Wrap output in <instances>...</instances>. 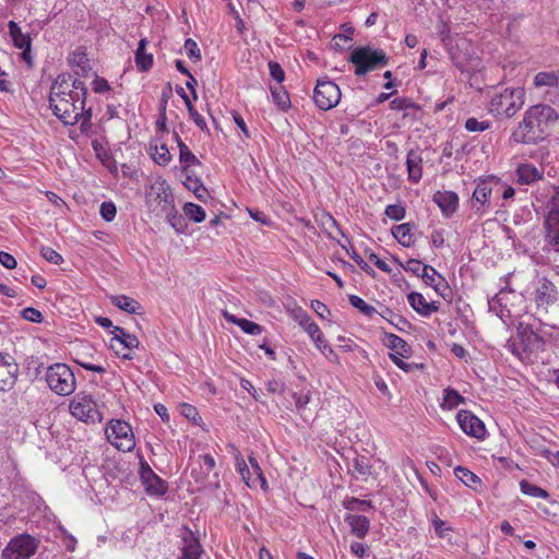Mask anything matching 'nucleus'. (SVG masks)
Instances as JSON below:
<instances>
[{"label": "nucleus", "instance_id": "nucleus-25", "mask_svg": "<svg viewBox=\"0 0 559 559\" xmlns=\"http://www.w3.org/2000/svg\"><path fill=\"white\" fill-rule=\"evenodd\" d=\"M146 46H147V39L142 38L139 41L138 48L135 50L134 61H135L136 68L142 72L148 71L153 66V56H152V53L146 52Z\"/></svg>", "mask_w": 559, "mask_h": 559}, {"label": "nucleus", "instance_id": "nucleus-10", "mask_svg": "<svg viewBox=\"0 0 559 559\" xmlns=\"http://www.w3.org/2000/svg\"><path fill=\"white\" fill-rule=\"evenodd\" d=\"M500 187H502V183L500 179L495 176L478 181L471 200V206L476 214L483 215L488 211L490 195Z\"/></svg>", "mask_w": 559, "mask_h": 559}, {"label": "nucleus", "instance_id": "nucleus-48", "mask_svg": "<svg viewBox=\"0 0 559 559\" xmlns=\"http://www.w3.org/2000/svg\"><path fill=\"white\" fill-rule=\"evenodd\" d=\"M162 215L165 216L167 222L171 225V227L177 231H182L183 228V218L181 215L178 214L175 205H173V211L169 213L168 211H165Z\"/></svg>", "mask_w": 559, "mask_h": 559}, {"label": "nucleus", "instance_id": "nucleus-40", "mask_svg": "<svg viewBox=\"0 0 559 559\" xmlns=\"http://www.w3.org/2000/svg\"><path fill=\"white\" fill-rule=\"evenodd\" d=\"M464 402L463 396L454 389L444 390L442 408L452 409Z\"/></svg>", "mask_w": 559, "mask_h": 559}, {"label": "nucleus", "instance_id": "nucleus-64", "mask_svg": "<svg viewBox=\"0 0 559 559\" xmlns=\"http://www.w3.org/2000/svg\"><path fill=\"white\" fill-rule=\"evenodd\" d=\"M404 269L408 272H412L413 274H415L417 276H420L424 265L421 264L420 261L411 259L406 262V265L404 266Z\"/></svg>", "mask_w": 559, "mask_h": 559}, {"label": "nucleus", "instance_id": "nucleus-49", "mask_svg": "<svg viewBox=\"0 0 559 559\" xmlns=\"http://www.w3.org/2000/svg\"><path fill=\"white\" fill-rule=\"evenodd\" d=\"M183 48H185L186 55L188 56V58L190 60H192L193 62L201 60V57H202L201 50L198 47V44L192 38L186 39Z\"/></svg>", "mask_w": 559, "mask_h": 559}, {"label": "nucleus", "instance_id": "nucleus-37", "mask_svg": "<svg viewBox=\"0 0 559 559\" xmlns=\"http://www.w3.org/2000/svg\"><path fill=\"white\" fill-rule=\"evenodd\" d=\"M355 477L357 479L366 480L368 476L372 475V467L370 465V457L365 455H357L355 459Z\"/></svg>", "mask_w": 559, "mask_h": 559}, {"label": "nucleus", "instance_id": "nucleus-53", "mask_svg": "<svg viewBox=\"0 0 559 559\" xmlns=\"http://www.w3.org/2000/svg\"><path fill=\"white\" fill-rule=\"evenodd\" d=\"M352 552L360 559H374L370 551V547L361 543H352Z\"/></svg>", "mask_w": 559, "mask_h": 559}, {"label": "nucleus", "instance_id": "nucleus-15", "mask_svg": "<svg viewBox=\"0 0 559 559\" xmlns=\"http://www.w3.org/2000/svg\"><path fill=\"white\" fill-rule=\"evenodd\" d=\"M140 479L145 491L151 496H163L168 489L167 483L162 479L144 460L140 461Z\"/></svg>", "mask_w": 559, "mask_h": 559}, {"label": "nucleus", "instance_id": "nucleus-12", "mask_svg": "<svg viewBox=\"0 0 559 559\" xmlns=\"http://www.w3.org/2000/svg\"><path fill=\"white\" fill-rule=\"evenodd\" d=\"M37 540L27 534H21L10 540L2 550V559H27L35 554Z\"/></svg>", "mask_w": 559, "mask_h": 559}, {"label": "nucleus", "instance_id": "nucleus-6", "mask_svg": "<svg viewBox=\"0 0 559 559\" xmlns=\"http://www.w3.org/2000/svg\"><path fill=\"white\" fill-rule=\"evenodd\" d=\"M533 300L536 313L540 317H547L559 300L557 286L547 277L539 278L533 292Z\"/></svg>", "mask_w": 559, "mask_h": 559}, {"label": "nucleus", "instance_id": "nucleus-7", "mask_svg": "<svg viewBox=\"0 0 559 559\" xmlns=\"http://www.w3.org/2000/svg\"><path fill=\"white\" fill-rule=\"evenodd\" d=\"M146 203L153 212H156V215H162L165 211L171 213L175 205L174 195L166 180L157 179L150 186Z\"/></svg>", "mask_w": 559, "mask_h": 559}, {"label": "nucleus", "instance_id": "nucleus-46", "mask_svg": "<svg viewBox=\"0 0 559 559\" xmlns=\"http://www.w3.org/2000/svg\"><path fill=\"white\" fill-rule=\"evenodd\" d=\"M352 514L355 512H364L366 515L368 513L373 514L374 513V506L370 500H361L358 498L352 497Z\"/></svg>", "mask_w": 559, "mask_h": 559}, {"label": "nucleus", "instance_id": "nucleus-3", "mask_svg": "<svg viewBox=\"0 0 559 559\" xmlns=\"http://www.w3.org/2000/svg\"><path fill=\"white\" fill-rule=\"evenodd\" d=\"M46 382L51 391L62 396L72 394L76 388L73 371L68 365L61 362L47 368Z\"/></svg>", "mask_w": 559, "mask_h": 559}, {"label": "nucleus", "instance_id": "nucleus-23", "mask_svg": "<svg viewBox=\"0 0 559 559\" xmlns=\"http://www.w3.org/2000/svg\"><path fill=\"white\" fill-rule=\"evenodd\" d=\"M545 241L559 252V217L546 215L544 221Z\"/></svg>", "mask_w": 559, "mask_h": 559}, {"label": "nucleus", "instance_id": "nucleus-45", "mask_svg": "<svg viewBox=\"0 0 559 559\" xmlns=\"http://www.w3.org/2000/svg\"><path fill=\"white\" fill-rule=\"evenodd\" d=\"M352 307L358 309L364 316L372 318L379 314V311L371 305L367 304L362 298L352 295Z\"/></svg>", "mask_w": 559, "mask_h": 559}, {"label": "nucleus", "instance_id": "nucleus-36", "mask_svg": "<svg viewBox=\"0 0 559 559\" xmlns=\"http://www.w3.org/2000/svg\"><path fill=\"white\" fill-rule=\"evenodd\" d=\"M455 476L467 487L477 490L480 486V478L469 469L457 466L454 469Z\"/></svg>", "mask_w": 559, "mask_h": 559}, {"label": "nucleus", "instance_id": "nucleus-28", "mask_svg": "<svg viewBox=\"0 0 559 559\" xmlns=\"http://www.w3.org/2000/svg\"><path fill=\"white\" fill-rule=\"evenodd\" d=\"M385 344L395 353L394 355L407 358L411 354L409 345L402 337L393 333H385Z\"/></svg>", "mask_w": 559, "mask_h": 559}, {"label": "nucleus", "instance_id": "nucleus-20", "mask_svg": "<svg viewBox=\"0 0 559 559\" xmlns=\"http://www.w3.org/2000/svg\"><path fill=\"white\" fill-rule=\"evenodd\" d=\"M181 538V559H200L202 547L199 538L192 533V531L185 528Z\"/></svg>", "mask_w": 559, "mask_h": 559}, {"label": "nucleus", "instance_id": "nucleus-47", "mask_svg": "<svg viewBox=\"0 0 559 559\" xmlns=\"http://www.w3.org/2000/svg\"><path fill=\"white\" fill-rule=\"evenodd\" d=\"M520 485H521L522 492L527 496L537 497V498H547L548 497V492L545 489L539 488L536 485L528 483L527 480H522Z\"/></svg>", "mask_w": 559, "mask_h": 559}, {"label": "nucleus", "instance_id": "nucleus-22", "mask_svg": "<svg viewBox=\"0 0 559 559\" xmlns=\"http://www.w3.org/2000/svg\"><path fill=\"white\" fill-rule=\"evenodd\" d=\"M408 302L411 307L419 314L424 317H429L431 313L437 312L439 310V302L431 301L428 302L425 297L419 293H411L407 296Z\"/></svg>", "mask_w": 559, "mask_h": 559}, {"label": "nucleus", "instance_id": "nucleus-4", "mask_svg": "<svg viewBox=\"0 0 559 559\" xmlns=\"http://www.w3.org/2000/svg\"><path fill=\"white\" fill-rule=\"evenodd\" d=\"M524 93L520 88H504L495 94L489 104V110L498 116L513 117L523 106Z\"/></svg>", "mask_w": 559, "mask_h": 559}, {"label": "nucleus", "instance_id": "nucleus-52", "mask_svg": "<svg viewBox=\"0 0 559 559\" xmlns=\"http://www.w3.org/2000/svg\"><path fill=\"white\" fill-rule=\"evenodd\" d=\"M490 128V122L487 120L479 121L472 117L465 121V129L469 132H481Z\"/></svg>", "mask_w": 559, "mask_h": 559}, {"label": "nucleus", "instance_id": "nucleus-8", "mask_svg": "<svg viewBox=\"0 0 559 559\" xmlns=\"http://www.w3.org/2000/svg\"><path fill=\"white\" fill-rule=\"evenodd\" d=\"M449 53L453 64L462 73L474 71L479 64L473 44L464 37L455 40V44L450 47Z\"/></svg>", "mask_w": 559, "mask_h": 559}, {"label": "nucleus", "instance_id": "nucleus-29", "mask_svg": "<svg viewBox=\"0 0 559 559\" xmlns=\"http://www.w3.org/2000/svg\"><path fill=\"white\" fill-rule=\"evenodd\" d=\"M69 63L74 69L76 75H86L90 71L88 59L81 49L74 50L69 56Z\"/></svg>", "mask_w": 559, "mask_h": 559}, {"label": "nucleus", "instance_id": "nucleus-32", "mask_svg": "<svg viewBox=\"0 0 559 559\" xmlns=\"http://www.w3.org/2000/svg\"><path fill=\"white\" fill-rule=\"evenodd\" d=\"M352 534L358 538H364L370 527V519L368 515L352 514Z\"/></svg>", "mask_w": 559, "mask_h": 559}, {"label": "nucleus", "instance_id": "nucleus-60", "mask_svg": "<svg viewBox=\"0 0 559 559\" xmlns=\"http://www.w3.org/2000/svg\"><path fill=\"white\" fill-rule=\"evenodd\" d=\"M181 414L193 423H197L198 419H201L197 408L190 404L181 405Z\"/></svg>", "mask_w": 559, "mask_h": 559}, {"label": "nucleus", "instance_id": "nucleus-18", "mask_svg": "<svg viewBox=\"0 0 559 559\" xmlns=\"http://www.w3.org/2000/svg\"><path fill=\"white\" fill-rule=\"evenodd\" d=\"M19 366L9 354L0 353V391L10 390L15 383Z\"/></svg>", "mask_w": 559, "mask_h": 559}, {"label": "nucleus", "instance_id": "nucleus-16", "mask_svg": "<svg viewBox=\"0 0 559 559\" xmlns=\"http://www.w3.org/2000/svg\"><path fill=\"white\" fill-rule=\"evenodd\" d=\"M534 85L545 87L544 98L554 105H559V72H538L534 76Z\"/></svg>", "mask_w": 559, "mask_h": 559}, {"label": "nucleus", "instance_id": "nucleus-5", "mask_svg": "<svg viewBox=\"0 0 559 559\" xmlns=\"http://www.w3.org/2000/svg\"><path fill=\"white\" fill-rule=\"evenodd\" d=\"M352 63L356 67V75H365L379 66L388 64V57L383 50L366 46L352 51Z\"/></svg>", "mask_w": 559, "mask_h": 559}, {"label": "nucleus", "instance_id": "nucleus-24", "mask_svg": "<svg viewBox=\"0 0 559 559\" xmlns=\"http://www.w3.org/2000/svg\"><path fill=\"white\" fill-rule=\"evenodd\" d=\"M343 33L335 35L330 41V48L334 52L344 53V58L349 60V27L347 24L342 25Z\"/></svg>", "mask_w": 559, "mask_h": 559}, {"label": "nucleus", "instance_id": "nucleus-1", "mask_svg": "<svg viewBox=\"0 0 559 559\" xmlns=\"http://www.w3.org/2000/svg\"><path fill=\"white\" fill-rule=\"evenodd\" d=\"M86 96L85 84L63 73L58 75L50 87V108L64 124L74 126L81 121V129H85L92 118V109H85Z\"/></svg>", "mask_w": 559, "mask_h": 559}, {"label": "nucleus", "instance_id": "nucleus-56", "mask_svg": "<svg viewBox=\"0 0 559 559\" xmlns=\"http://www.w3.org/2000/svg\"><path fill=\"white\" fill-rule=\"evenodd\" d=\"M406 211L402 205L390 204L385 207V215L394 221H402L405 217Z\"/></svg>", "mask_w": 559, "mask_h": 559}, {"label": "nucleus", "instance_id": "nucleus-30", "mask_svg": "<svg viewBox=\"0 0 559 559\" xmlns=\"http://www.w3.org/2000/svg\"><path fill=\"white\" fill-rule=\"evenodd\" d=\"M110 302L128 313H139L141 310V305L126 295L110 296Z\"/></svg>", "mask_w": 559, "mask_h": 559}, {"label": "nucleus", "instance_id": "nucleus-50", "mask_svg": "<svg viewBox=\"0 0 559 559\" xmlns=\"http://www.w3.org/2000/svg\"><path fill=\"white\" fill-rule=\"evenodd\" d=\"M238 326L249 335H260L263 331L260 324L243 318L238 322Z\"/></svg>", "mask_w": 559, "mask_h": 559}, {"label": "nucleus", "instance_id": "nucleus-54", "mask_svg": "<svg viewBox=\"0 0 559 559\" xmlns=\"http://www.w3.org/2000/svg\"><path fill=\"white\" fill-rule=\"evenodd\" d=\"M40 254L46 261L50 263L58 265L63 262L61 254H59L56 250H53L50 247H41Z\"/></svg>", "mask_w": 559, "mask_h": 559}, {"label": "nucleus", "instance_id": "nucleus-9", "mask_svg": "<svg viewBox=\"0 0 559 559\" xmlns=\"http://www.w3.org/2000/svg\"><path fill=\"white\" fill-rule=\"evenodd\" d=\"M108 441L119 451L130 452L135 447V439L131 426L121 419H112L106 428Z\"/></svg>", "mask_w": 559, "mask_h": 559}, {"label": "nucleus", "instance_id": "nucleus-44", "mask_svg": "<svg viewBox=\"0 0 559 559\" xmlns=\"http://www.w3.org/2000/svg\"><path fill=\"white\" fill-rule=\"evenodd\" d=\"M379 316L386 320L390 324L399 330H403L400 324H408V322L400 314L394 313L390 308L382 306Z\"/></svg>", "mask_w": 559, "mask_h": 559}, {"label": "nucleus", "instance_id": "nucleus-59", "mask_svg": "<svg viewBox=\"0 0 559 559\" xmlns=\"http://www.w3.org/2000/svg\"><path fill=\"white\" fill-rule=\"evenodd\" d=\"M22 317H23V319H25L29 322L39 323L43 321L41 312L33 307L25 308L22 311Z\"/></svg>", "mask_w": 559, "mask_h": 559}, {"label": "nucleus", "instance_id": "nucleus-41", "mask_svg": "<svg viewBox=\"0 0 559 559\" xmlns=\"http://www.w3.org/2000/svg\"><path fill=\"white\" fill-rule=\"evenodd\" d=\"M236 468L238 473L241 475L242 480L246 483L247 486L253 487L257 485V479L252 477V473L245 462L243 457L238 455L236 456Z\"/></svg>", "mask_w": 559, "mask_h": 559}, {"label": "nucleus", "instance_id": "nucleus-31", "mask_svg": "<svg viewBox=\"0 0 559 559\" xmlns=\"http://www.w3.org/2000/svg\"><path fill=\"white\" fill-rule=\"evenodd\" d=\"M8 27L10 36L12 37L13 44L16 48H31V37L27 34L22 33L17 23L10 21Z\"/></svg>", "mask_w": 559, "mask_h": 559}, {"label": "nucleus", "instance_id": "nucleus-58", "mask_svg": "<svg viewBox=\"0 0 559 559\" xmlns=\"http://www.w3.org/2000/svg\"><path fill=\"white\" fill-rule=\"evenodd\" d=\"M415 107L416 105L406 97H397L390 103V108L392 110H406Z\"/></svg>", "mask_w": 559, "mask_h": 559}, {"label": "nucleus", "instance_id": "nucleus-35", "mask_svg": "<svg viewBox=\"0 0 559 559\" xmlns=\"http://www.w3.org/2000/svg\"><path fill=\"white\" fill-rule=\"evenodd\" d=\"M270 90L273 102L281 110L286 111L290 107V98L287 91L282 85H271Z\"/></svg>", "mask_w": 559, "mask_h": 559}, {"label": "nucleus", "instance_id": "nucleus-21", "mask_svg": "<svg viewBox=\"0 0 559 559\" xmlns=\"http://www.w3.org/2000/svg\"><path fill=\"white\" fill-rule=\"evenodd\" d=\"M432 200L445 217H450L459 206V197L453 191H438Z\"/></svg>", "mask_w": 559, "mask_h": 559}, {"label": "nucleus", "instance_id": "nucleus-63", "mask_svg": "<svg viewBox=\"0 0 559 559\" xmlns=\"http://www.w3.org/2000/svg\"><path fill=\"white\" fill-rule=\"evenodd\" d=\"M292 397L294 400V403L297 407V409H302L306 407V405L309 403L310 401V396L308 393H296L294 392L292 394Z\"/></svg>", "mask_w": 559, "mask_h": 559}, {"label": "nucleus", "instance_id": "nucleus-17", "mask_svg": "<svg viewBox=\"0 0 559 559\" xmlns=\"http://www.w3.org/2000/svg\"><path fill=\"white\" fill-rule=\"evenodd\" d=\"M457 423L461 429L468 436L481 439L485 436L486 429L484 423L476 417L472 412L461 409L456 415Z\"/></svg>", "mask_w": 559, "mask_h": 559}, {"label": "nucleus", "instance_id": "nucleus-14", "mask_svg": "<svg viewBox=\"0 0 559 559\" xmlns=\"http://www.w3.org/2000/svg\"><path fill=\"white\" fill-rule=\"evenodd\" d=\"M110 348L122 359H132L131 352L140 344L138 337L128 333L123 328L114 326L110 332Z\"/></svg>", "mask_w": 559, "mask_h": 559}, {"label": "nucleus", "instance_id": "nucleus-43", "mask_svg": "<svg viewBox=\"0 0 559 559\" xmlns=\"http://www.w3.org/2000/svg\"><path fill=\"white\" fill-rule=\"evenodd\" d=\"M185 214L193 222L201 223L205 219V211L202 206L188 202L183 206Z\"/></svg>", "mask_w": 559, "mask_h": 559}, {"label": "nucleus", "instance_id": "nucleus-34", "mask_svg": "<svg viewBox=\"0 0 559 559\" xmlns=\"http://www.w3.org/2000/svg\"><path fill=\"white\" fill-rule=\"evenodd\" d=\"M176 141L179 147V160L185 168L192 165H200L198 157L191 152V150L181 141L179 135L175 133Z\"/></svg>", "mask_w": 559, "mask_h": 559}, {"label": "nucleus", "instance_id": "nucleus-57", "mask_svg": "<svg viewBox=\"0 0 559 559\" xmlns=\"http://www.w3.org/2000/svg\"><path fill=\"white\" fill-rule=\"evenodd\" d=\"M269 69L271 76L276 81V85H281V83L285 79L284 70L282 69L281 64L275 61L269 62Z\"/></svg>", "mask_w": 559, "mask_h": 559}, {"label": "nucleus", "instance_id": "nucleus-13", "mask_svg": "<svg viewBox=\"0 0 559 559\" xmlns=\"http://www.w3.org/2000/svg\"><path fill=\"white\" fill-rule=\"evenodd\" d=\"M341 99V90L332 81L319 80L313 91V100L322 110L336 106Z\"/></svg>", "mask_w": 559, "mask_h": 559}, {"label": "nucleus", "instance_id": "nucleus-19", "mask_svg": "<svg viewBox=\"0 0 559 559\" xmlns=\"http://www.w3.org/2000/svg\"><path fill=\"white\" fill-rule=\"evenodd\" d=\"M295 319L310 335V337L316 342L317 346L321 349V352L324 353V348H326V345L323 344L322 334L318 324L314 323L312 319L301 309L295 312Z\"/></svg>", "mask_w": 559, "mask_h": 559}, {"label": "nucleus", "instance_id": "nucleus-42", "mask_svg": "<svg viewBox=\"0 0 559 559\" xmlns=\"http://www.w3.org/2000/svg\"><path fill=\"white\" fill-rule=\"evenodd\" d=\"M321 224L330 237L335 238L336 234H340L349 242L345 234L340 229L337 222L330 214H322Z\"/></svg>", "mask_w": 559, "mask_h": 559}, {"label": "nucleus", "instance_id": "nucleus-11", "mask_svg": "<svg viewBox=\"0 0 559 559\" xmlns=\"http://www.w3.org/2000/svg\"><path fill=\"white\" fill-rule=\"evenodd\" d=\"M69 411L73 417L86 424L102 420L96 402L90 395L76 394L70 402Z\"/></svg>", "mask_w": 559, "mask_h": 559}, {"label": "nucleus", "instance_id": "nucleus-62", "mask_svg": "<svg viewBox=\"0 0 559 559\" xmlns=\"http://www.w3.org/2000/svg\"><path fill=\"white\" fill-rule=\"evenodd\" d=\"M189 116L202 131L207 133L210 132L205 119L197 111L195 108H190Z\"/></svg>", "mask_w": 559, "mask_h": 559}, {"label": "nucleus", "instance_id": "nucleus-33", "mask_svg": "<svg viewBox=\"0 0 559 559\" xmlns=\"http://www.w3.org/2000/svg\"><path fill=\"white\" fill-rule=\"evenodd\" d=\"M411 230V224H401L392 228V235L402 246L411 247L414 243V238Z\"/></svg>", "mask_w": 559, "mask_h": 559}, {"label": "nucleus", "instance_id": "nucleus-61", "mask_svg": "<svg viewBox=\"0 0 559 559\" xmlns=\"http://www.w3.org/2000/svg\"><path fill=\"white\" fill-rule=\"evenodd\" d=\"M75 362L78 365H80L82 368H84L85 370H88V371H94V372H97V373H105L106 372V368L105 367H103L100 365L92 364V362H90V360H84V359L76 358Z\"/></svg>", "mask_w": 559, "mask_h": 559}, {"label": "nucleus", "instance_id": "nucleus-27", "mask_svg": "<svg viewBox=\"0 0 559 559\" xmlns=\"http://www.w3.org/2000/svg\"><path fill=\"white\" fill-rule=\"evenodd\" d=\"M516 175L521 185H530L543 178V173L531 164H520L516 168Z\"/></svg>", "mask_w": 559, "mask_h": 559}, {"label": "nucleus", "instance_id": "nucleus-26", "mask_svg": "<svg viewBox=\"0 0 559 559\" xmlns=\"http://www.w3.org/2000/svg\"><path fill=\"white\" fill-rule=\"evenodd\" d=\"M423 158L419 153L411 151L407 154L406 165L408 171V179L413 182H418L423 176L421 169Z\"/></svg>", "mask_w": 559, "mask_h": 559}, {"label": "nucleus", "instance_id": "nucleus-38", "mask_svg": "<svg viewBox=\"0 0 559 559\" xmlns=\"http://www.w3.org/2000/svg\"><path fill=\"white\" fill-rule=\"evenodd\" d=\"M549 200L546 203L548 216L559 217V186H548Z\"/></svg>", "mask_w": 559, "mask_h": 559}, {"label": "nucleus", "instance_id": "nucleus-2", "mask_svg": "<svg viewBox=\"0 0 559 559\" xmlns=\"http://www.w3.org/2000/svg\"><path fill=\"white\" fill-rule=\"evenodd\" d=\"M558 118L557 111L548 105L532 106L512 132L511 139L515 143L535 144L547 136L549 123L557 121Z\"/></svg>", "mask_w": 559, "mask_h": 559}, {"label": "nucleus", "instance_id": "nucleus-55", "mask_svg": "<svg viewBox=\"0 0 559 559\" xmlns=\"http://www.w3.org/2000/svg\"><path fill=\"white\" fill-rule=\"evenodd\" d=\"M100 215L106 222H112L117 214L116 205L112 202H103L100 204Z\"/></svg>", "mask_w": 559, "mask_h": 559}, {"label": "nucleus", "instance_id": "nucleus-51", "mask_svg": "<svg viewBox=\"0 0 559 559\" xmlns=\"http://www.w3.org/2000/svg\"><path fill=\"white\" fill-rule=\"evenodd\" d=\"M153 158L158 165L165 166L171 160V154L168 151L167 146L165 144H162L159 147H155Z\"/></svg>", "mask_w": 559, "mask_h": 559}, {"label": "nucleus", "instance_id": "nucleus-39", "mask_svg": "<svg viewBox=\"0 0 559 559\" xmlns=\"http://www.w3.org/2000/svg\"><path fill=\"white\" fill-rule=\"evenodd\" d=\"M420 277L427 285L433 287L436 290H439V285L444 282L443 277L430 265H424Z\"/></svg>", "mask_w": 559, "mask_h": 559}]
</instances>
